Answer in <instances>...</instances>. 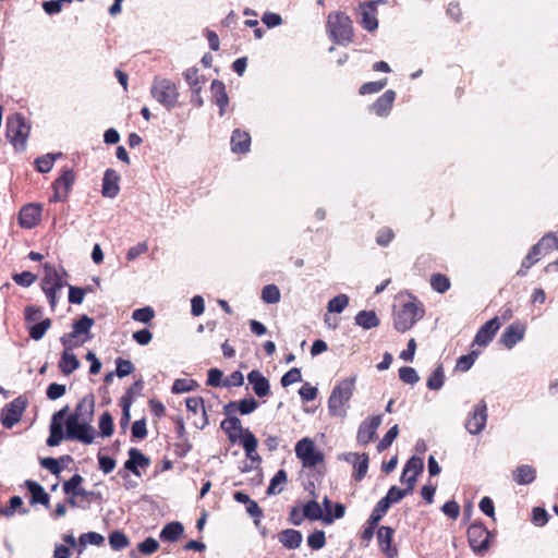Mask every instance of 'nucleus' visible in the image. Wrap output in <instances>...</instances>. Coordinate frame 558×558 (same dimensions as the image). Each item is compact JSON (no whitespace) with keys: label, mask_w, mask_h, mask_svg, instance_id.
I'll use <instances>...</instances> for the list:
<instances>
[{"label":"nucleus","mask_w":558,"mask_h":558,"mask_svg":"<svg viewBox=\"0 0 558 558\" xmlns=\"http://www.w3.org/2000/svg\"><path fill=\"white\" fill-rule=\"evenodd\" d=\"M424 470V462L422 458L412 457L408 460L403 468L401 475V482L407 484L405 488H399L398 486H391L386 496L383 497L387 500V504L391 506L402 500L407 495L411 494L415 487L416 478Z\"/></svg>","instance_id":"nucleus-1"},{"label":"nucleus","mask_w":558,"mask_h":558,"mask_svg":"<svg viewBox=\"0 0 558 558\" xmlns=\"http://www.w3.org/2000/svg\"><path fill=\"white\" fill-rule=\"evenodd\" d=\"M356 376L347 377L340 380L331 390L328 398V410L330 415L344 418L349 410V402L355 389Z\"/></svg>","instance_id":"nucleus-2"},{"label":"nucleus","mask_w":558,"mask_h":558,"mask_svg":"<svg viewBox=\"0 0 558 558\" xmlns=\"http://www.w3.org/2000/svg\"><path fill=\"white\" fill-rule=\"evenodd\" d=\"M150 95L169 111L179 105L178 86L169 78L155 77L150 86Z\"/></svg>","instance_id":"nucleus-3"},{"label":"nucleus","mask_w":558,"mask_h":558,"mask_svg":"<svg viewBox=\"0 0 558 558\" xmlns=\"http://www.w3.org/2000/svg\"><path fill=\"white\" fill-rule=\"evenodd\" d=\"M411 301L405 302L399 311L395 313L393 325L399 332L410 330L417 320L424 316V307L421 302L413 295Z\"/></svg>","instance_id":"nucleus-4"},{"label":"nucleus","mask_w":558,"mask_h":558,"mask_svg":"<svg viewBox=\"0 0 558 558\" xmlns=\"http://www.w3.org/2000/svg\"><path fill=\"white\" fill-rule=\"evenodd\" d=\"M327 27L332 40L336 44H348L352 41L353 27L350 17L342 12L331 13L328 16Z\"/></svg>","instance_id":"nucleus-5"},{"label":"nucleus","mask_w":558,"mask_h":558,"mask_svg":"<svg viewBox=\"0 0 558 558\" xmlns=\"http://www.w3.org/2000/svg\"><path fill=\"white\" fill-rule=\"evenodd\" d=\"M29 125L20 113L10 116L7 120V137L17 150H23L29 135Z\"/></svg>","instance_id":"nucleus-6"},{"label":"nucleus","mask_w":558,"mask_h":558,"mask_svg":"<svg viewBox=\"0 0 558 558\" xmlns=\"http://www.w3.org/2000/svg\"><path fill=\"white\" fill-rule=\"evenodd\" d=\"M295 456L302 461L304 468H314L324 461L323 453L316 450L314 440L308 437L296 442Z\"/></svg>","instance_id":"nucleus-7"},{"label":"nucleus","mask_w":558,"mask_h":558,"mask_svg":"<svg viewBox=\"0 0 558 558\" xmlns=\"http://www.w3.org/2000/svg\"><path fill=\"white\" fill-rule=\"evenodd\" d=\"M27 407V400L23 396H19L10 403L5 404L1 410L0 421L1 424L10 429L21 421V417Z\"/></svg>","instance_id":"nucleus-8"},{"label":"nucleus","mask_w":558,"mask_h":558,"mask_svg":"<svg viewBox=\"0 0 558 558\" xmlns=\"http://www.w3.org/2000/svg\"><path fill=\"white\" fill-rule=\"evenodd\" d=\"M489 531L481 522L472 523L468 527V539L471 548L476 554H484L489 547Z\"/></svg>","instance_id":"nucleus-9"},{"label":"nucleus","mask_w":558,"mask_h":558,"mask_svg":"<svg viewBox=\"0 0 558 558\" xmlns=\"http://www.w3.org/2000/svg\"><path fill=\"white\" fill-rule=\"evenodd\" d=\"M183 77L189 85L192 96L191 102L197 108L203 107L204 99L201 95L203 86L206 83V77L199 74V70L195 66L190 68L183 72Z\"/></svg>","instance_id":"nucleus-10"},{"label":"nucleus","mask_w":558,"mask_h":558,"mask_svg":"<svg viewBox=\"0 0 558 558\" xmlns=\"http://www.w3.org/2000/svg\"><path fill=\"white\" fill-rule=\"evenodd\" d=\"M65 438L89 445L94 441V428L90 425V422L81 420H76V422L71 426L70 418H66Z\"/></svg>","instance_id":"nucleus-11"},{"label":"nucleus","mask_w":558,"mask_h":558,"mask_svg":"<svg viewBox=\"0 0 558 558\" xmlns=\"http://www.w3.org/2000/svg\"><path fill=\"white\" fill-rule=\"evenodd\" d=\"M487 416V404L484 400H481L468 415L464 424L465 429L471 435L481 434L486 426Z\"/></svg>","instance_id":"nucleus-12"},{"label":"nucleus","mask_w":558,"mask_h":558,"mask_svg":"<svg viewBox=\"0 0 558 558\" xmlns=\"http://www.w3.org/2000/svg\"><path fill=\"white\" fill-rule=\"evenodd\" d=\"M75 182V173L72 169L62 170L52 184L53 195L50 202H64Z\"/></svg>","instance_id":"nucleus-13"},{"label":"nucleus","mask_w":558,"mask_h":558,"mask_svg":"<svg viewBox=\"0 0 558 558\" xmlns=\"http://www.w3.org/2000/svg\"><path fill=\"white\" fill-rule=\"evenodd\" d=\"M525 331L526 325L524 323L514 322L504 330L499 342L508 350H511L524 339Z\"/></svg>","instance_id":"nucleus-14"},{"label":"nucleus","mask_w":558,"mask_h":558,"mask_svg":"<svg viewBox=\"0 0 558 558\" xmlns=\"http://www.w3.org/2000/svg\"><path fill=\"white\" fill-rule=\"evenodd\" d=\"M381 422H383L381 415H374V416H369L366 420H364L360 424L359 429H357V434H356L357 442L362 446L368 445L373 440V438L376 434V430L380 426Z\"/></svg>","instance_id":"nucleus-15"},{"label":"nucleus","mask_w":558,"mask_h":558,"mask_svg":"<svg viewBox=\"0 0 558 558\" xmlns=\"http://www.w3.org/2000/svg\"><path fill=\"white\" fill-rule=\"evenodd\" d=\"M95 399L93 395H87L80 400L76 404L74 412L71 413L66 418H70V425L72 426L76 420L92 422L94 416Z\"/></svg>","instance_id":"nucleus-16"},{"label":"nucleus","mask_w":558,"mask_h":558,"mask_svg":"<svg viewBox=\"0 0 558 558\" xmlns=\"http://www.w3.org/2000/svg\"><path fill=\"white\" fill-rule=\"evenodd\" d=\"M500 326L501 322L499 320L498 316L487 320L477 330L473 340V344H477L478 347H487L493 341Z\"/></svg>","instance_id":"nucleus-17"},{"label":"nucleus","mask_w":558,"mask_h":558,"mask_svg":"<svg viewBox=\"0 0 558 558\" xmlns=\"http://www.w3.org/2000/svg\"><path fill=\"white\" fill-rule=\"evenodd\" d=\"M65 284H68V282L63 280L62 275L56 267L46 263L44 265V277L41 279L43 291L61 290Z\"/></svg>","instance_id":"nucleus-18"},{"label":"nucleus","mask_w":558,"mask_h":558,"mask_svg":"<svg viewBox=\"0 0 558 558\" xmlns=\"http://www.w3.org/2000/svg\"><path fill=\"white\" fill-rule=\"evenodd\" d=\"M41 216V206L39 204H28L21 208L19 214V223L22 228L32 229L38 225Z\"/></svg>","instance_id":"nucleus-19"},{"label":"nucleus","mask_w":558,"mask_h":558,"mask_svg":"<svg viewBox=\"0 0 558 558\" xmlns=\"http://www.w3.org/2000/svg\"><path fill=\"white\" fill-rule=\"evenodd\" d=\"M150 464V459L146 457L140 449L130 448L129 459L124 462V469L136 476H141L140 469H146Z\"/></svg>","instance_id":"nucleus-20"},{"label":"nucleus","mask_w":558,"mask_h":558,"mask_svg":"<svg viewBox=\"0 0 558 558\" xmlns=\"http://www.w3.org/2000/svg\"><path fill=\"white\" fill-rule=\"evenodd\" d=\"M120 174L109 168L105 171L101 185V194L104 197L114 198L120 191Z\"/></svg>","instance_id":"nucleus-21"},{"label":"nucleus","mask_w":558,"mask_h":558,"mask_svg":"<svg viewBox=\"0 0 558 558\" xmlns=\"http://www.w3.org/2000/svg\"><path fill=\"white\" fill-rule=\"evenodd\" d=\"M379 1H368L361 5V24L364 29L373 32L378 27L377 7Z\"/></svg>","instance_id":"nucleus-22"},{"label":"nucleus","mask_w":558,"mask_h":558,"mask_svg":"<svg viewBox=\"0 0 558 558\" xmlns=\"http://www.w3.org/2000/svg\"><path fill=\"white\" fill-rule=\"evenodd\" d=\"M258 408V402L254 398H245L240 401H230L223 407L226 415L234 414L240 412L242 415H248Z\"/></svg>","instance_id":"nucleus-23"},{"label":"nucleus","mask_w":558,"mask_h":558,"mask_svg":"<svg viewBox=\"0 0 558 558\" xmlns=\"http://www.w3.org/2000/svg\"><path fill=\"white\" fill-rule=\"evenodd\" d=\"M247 380L257 397L264 398L270 395L269 380L258 369L251 371L247 374Z\"/></svg>","instance_id":"nucleus-24"},{"label":"nucleus","mask_w":558,"mask_h":558,"mask_svg":"<svg viewBox=\"0 0 558 558\" xmlns=\"http://www.w3.org/2000/svg\"><path fill=\"white\" fill-rule=\"evenodd\" d=\"M395 530L390 526L383 525L377 531V541L380 550L387 558H395L397 549L391 547Z\"/></svg>","instance_id":"nucleus-25"},{"label":"nucleus","mask_w":558,"mask_h":558,"mask_svg":"<svg viewBox=\"0 0 558 558\" xmlns=\"http://www.w3.org/2000/svg\"><path fill=\"white\" fill-rule=\"evenodd\" d=\"M220 428L227 434L228 439L232 444L238 442L242 430L245 429L242 427L241 420L234 414L227 415V417L220 423Z\"/></svg>","instance_id":"nucleus-26"},{"label":"nucleus","mask_w":558,"mask_h":558,"mask_svg":"<svg viewBox=\"0 0 558 558\" xmlns=\"http://www.w3.org/2000/svg\"><path fill=\"white\" fill-rule=\"evenodd\" d=\"M213 101L219 107V116L222 117L226 107L229 104V96L226 90V85L219 80H214L210 85Z\"/></svg>","instance_id":"nucleus-27"},{"label":"nucleus","mask_w":558,"mask_h":558,"mask_svg":"<svg viewBox=\"0 0 558 558\" xmlns=\"http://www.w3.org/2000/svg\"><path fill=\"white\" fill-rule=\"evenodd\" d=\"M25 487L27 488V490L31 494V505H37V504H40L43 506H45L46 508H49L50 506V497L49 495L45 492L44 487L35 482V481H32V480H27L25 481Z\"/></svg>","instance_id":"nucleus-28"},{"label":"nucleus","mask_w":558,"mask_h":558,"mask_svg":"<svg viewBox=\"0 0 558 558\" xmlns=\"http://www.w3.org/2000/svg\"><path fill=\"white\" fill-rule=\"evenodd\" d=\"M230 145H231L232 153L245 154V153L250 151L251 135L245 131L235 129L232 132Z\"/></svg>","instance_id":"nucleus-29"},{"label":"nucleus","mask_w":558,"mask_h":558,"mask_svg":"<svg viewBox=\"0 0 558 558\" xmlns=\"http://www.w3.org/2000/svg\"><path fill=\"white\" fill-rule=\"evenodd\" d=\"M395 99L396 93L392 89H388L372 105V110L378 117H385L390 112Z\"/></svg>","instance_id":"nucleus-30"},{"label":"nucleus","mask_w":558,"mask_h":558,"mask_svg":"<svg viewBox=\"0 0 558 558\" xmlns=\"http://www.w3.org/2000/svg\"><path fill=\"white\" fill-rule=\"evenodd\" d=\"M278 539L287 549H296L302 544V533L294 529H287L279 533Z\"/></svg>","instance_id":"nucleus-31"},{"label":"nucleus","mask_w":558,"mask_h":558,"mask_svg":"<svg viewBox=\"0 0 558 558\" xmlns=\"http://www.w3.org/2000/svg\"><path fill=\"white\" fill-rule=\"evenodd\" d=\"M94 319L88 317L87 315H83L74 322L72 326V332L78 338L81 336H85L81 339V343H85L86 341L92 339L90 328L94 325Z\"/></svg>","instance_id":"nucleus-32"},{"label":"nucleus","mask_w":558,"mask_h":558,"mask_svg":"<svg viewBox=\"0 0 558 558\" xmlns=\"http://www.w3.org/2000/svg\"><path fill=\"white\" fill-rule=\"evenodd\" d=\"M512 476L517 484L529 485L535 481L536 471L529 464H522L513 471Z\"/></svg>","instance_id":"nucleus-33"},{"label":"nucleus","mask_w":558,"mask_h":558,"mask_svg":"<svg viewBox=\"0 0 558 558\" xmlns=\"http://www.w3.org/2000/svg\"><path fill=\"white\" fill-rule=\"evenodd\" d=\"M81 363L73 352L63 351L59 361V368L65 376L71 375L80 367Z\"/></svg>","instance_id":"nucleus-34"},{"label":"nucleus","mask_w":558,"mask_h":558,"mask_svg":"<svg viewBox=\"0 0 558 558\" xmlns=\"http://www.w3.org/2000/svg\"><path fill=\"white\" fill-rule=\"evenodd\" d=\"M184 527L182 523L174 521L166 524L161 532H160V538L163 542H177L183 534Z\"/></svg>","instance_id":"nucleus-35"},{"label":"nucleus","mask_w":558,"mask_h":558,"mask_svg":"<svg viewBox=\"0 0 558 558\" xmlns=\"http://www.w3.org/2000/svg\"><path fill=\"white\" fill-rule=\"evenodd\" d=\"M355 324L365 330L379 326L380 320L374 311H360L354 317Z\"/></svg>","instance_id":"nucleus-36"},{"label":"nucleus","mask_w":558,"mask_h":558,"mask_svg":"<svg viewBox=\"0 0 558 558\" xmlns=\"http://www.w3.org/2000/svg\"><path fill=\"white\" fill-rule=\"evenodd\" d=\"M60 157H62V153H49L39 156L35 159V168L40 173H47L52 169L54 161Z\"/></svg>","instance_id":"nucleus-37"},{"label":"nucleus","mask_w":558,"mask_h":558,"mask_svg":"<svg viewBox=\"0 0 558 558\" xmlns=\"http://www.w3.org/2000/svg\"><path fill=\"white\" fill-rule=\"evenodd\" d=\"M84 478L81 474L75 473L72 475L68 481L63 482L62 489L65 495L77 497L80 490L83 488L81 484L83 483Z\"/></svg>","instance_id":"nucleus-38"},{"label":"nucleus","mask_w":558,"mask_h":558,"mask_svg":"<svg viewBox=\"0 0 558 558\" xmlns=\"http://www.w3.org/2000/svg\"><path fill=\"white\" fill-rule=\"evenodd\" d=\"M50 326H51V319L45 318L36 324L27 326V331H28L29 337L33 340L39 341L40 339H43V337L45 336L47 330L50 328Z\"/></svg>","instance_id":"nucleus-39"},{"label":"nucleus","mask_w":558,"mask_h":558,"mask_svg":"<svg viewBox=\"0 0 558 558\" xmlns=\"http://www.w3.org/2000/svg\"><path fill=\"white\" fill-rule=\"evenodd\" d=\"M20 511L21 514H27L28 509L23 508V500L20 496H12L9 500V506L0 508V514L7 518L14 515L15 510Z\"/></svg>","instance_id":"nucleus-40"},{"label":"nucleus","mask_w":558,"mask_h":558,"mask_svg":"<svg viewBox=\"0 0 558 558\" xmlns=\"http://www.w3.org/2000/svg\"><path fill=\"white\" fill-rule=\"evenodd\" d=\"M324 515L322 507L315 499L307 501L303 507V517L311 521H323Z\"/></svg>","instance_id":"nucleus-41"},{"label":"nucleus","mask_w":558,"mask_h":558,"mask_svg":"<svg viewBox=\"0 0 558 558\" xmlns=\"http://www.w3.org/2000/svg\"><path fill=\"white\" fill-rule=\"evenodd\" d=\"M534 246L538 247V251L542 253L541 255H546L553 250H557L558 236L553 233H547L536 244H534Z\"/></svg>","instance_id":"nucleus-42"},{"label":"nucleus","mask_w":558,"mask_h":558,"mask_svg":"<svg viewBox=\"0 0 558 558\" xmlns=\"http://www.w3.org/2000/svg\"><path fill=\"white\" fill-rule=\"evenodd\" d=\"M445 383V372L442 365H438L434 372L428 376L426 386L430 390H439Z\"/></svg>","instance_id":"nucleus-43"},{"label":"nucleus","mask_w":558,"mask_h":558,"mask_svg":"<svg viewBox=\"0 0 558 558\" xmlns=\"http://www.w3.org/2000/svg\"><path fill=\"white\" fill-rule=\"evenodd\" d=\"M109 544L113 550H122L130 544L128 536L121 531H113L109 534Z\"/></svg>","instance_id":"nucleus-44"},{"label":"nucleus","mask_w":558,"mask_h":558,"mask_svg":"<svg viewBox=\"0 0 558 558\" xmlns=\"http://www.w3.org/2000/svg\"><path fill=\"white\" fill-rule=\"evenodd\" d=\"M64 437L62 423H50V435L47 438V445L49 447L58 446Z\"/></svg>","instance_id":"nucleus-45"},{"label":"nucleus","mask_w":558,"mask_h":558,"mask_svg":"<svg viewBox=\"0 0 558 558\" xmlns=\"http://www.w3.org/2000/svg\"><path fill=\"white\" fill-rule=\"evenodd\" d=\"M280 290L276 284H267L262 290V300L266 304H276L280 301Z\"/></svg>","instance_id":"nucleus-46"},{"label":"nucleus","mask_w":558,"mask_h":558,"mask_svg":"<svg viewBox=\"0 0 558 558\" xmlns=\"http://www.w3.org/2000/svg\"><path fill=\"white\" fill-rule=\"evenodd\" d=\"M44 316V310L36 305H28L24 310V319L27 326L40 322Z\"/></svg>","instance_id":"nucleus-47"},{"label":"nucleus","mask_w":558,"mask_h":558,"mask_svg":"<svg viewBox=\"0 0 558 558\" xmlns=\"http://www.w3.org/2000/svg\"><path fill=\"white\" fill-rule=\"evenodd\" d=\"M287 482V472L284 470H279L270 480L269 486L267 488V495H277L282 492V488H277L279 485H282Z\"/></svg>","instance_id":"nucleus-48"},{"label":"nucleus","mask_w":558,"mask_h":558,"mask_svg":"<svg viewBox=\"0 0 558 558\" xmlns=\"http://www.w3.org/2000/svg\"><path fill=\"white\" fill-rule=\"evenodd\" d=\"M430 286L434 291L445 293L450 289V280L442 274H434L430 277Z\"/></svg>","instance_id":"nucleus-49"},{"label":"nucleus","mask_w":558,"mask_h":558,"mask_svg":"<svg viewBox=\"0 0 558 558\" xmlns=\"http://www.w3.org/2000/svg\"><path fill=\"white\" fill-rule=\"evenodd\" d=\"M390 506L387 504V500H384L383 498L376 504L375 508L373 509L368 520H371V524L378 525L379 521L383 519V517L387 513Z\"/></svg>","instance_id":"nucleus-50"},{"label":"nucleus","mask_w":558,"mask_h":558,"mask_svg":"<svg viewBox=\"0 0 558 558\" xmlns=\"http://www.w3.org/2000/svg\"><path fill=\"white\" fill-rule=\"evenodd\" d=\"M238 441L241 442L244 451H254V449H256L258 445L256 437L248 428L242 430V434L240 435Z\"/></svg>","instance_id":"nucleus-51"},{"label":"nucleus","mask_w":558,"mask_h":558,"mask_svg":"<svg viewBox=\"0 0 558 558\" xmlns=\"http://www.w3.org/2000/svg\"><path fill=\"white\" fill-rule=\"evenodd\" d=\"M349 304V298L347 294H338L332 298L327 305V308L331 313H342Z\"/></svg>","instance_id":"nucleus-52"},{"label":"nucleus","mask_w":558,"mask_h":558,"mask_svg":"<svg viewBox=\"0 0 558 558\" xmlns=\"http://www.w3.org/2000/svg\"><path fill=\"white\" fill-rule=\"evenodd\" d=\"M399 378L404 384L415 385L420 380L417 372L410 366H402L399 368Z\"/></svg>","instance_id":"nucleus-53"},{"label":"nucleus","mask_w":558,"mask_h":558,"mask_svg":"<svg viewBox=\"0 0 558 558\" xmlns=\"http://www.w3.org/2000/svg\"><path fill=\"white\" fill-rule=\"evenodd\" d=\"M398 434H399L398 425H393L392 427H390L389 430L385 434V436L378 442L377 450L379 452L385 451L388 447L391 446L393 440L398 437Z\"/></svg>","instance_id":"nucleus-54"},{"label":"nucleus","mask_w":558,"mask_h":558,"mask_svg":"<svg viewBox=\"0 0 558 558\" xmlns=\"http://www.w3.org/2000/svg\"><path fill=\"white\" fill-rule=\"evenodd\" d=\"M99 429L104 437H109L113 433V418L109 412H104L99 418Z\"/></svg>","instance_id":"nucleus-55"},{"label":"nucleus","mask_w":558,"mask_h":558,"mask_svg":"<svg viewBox=\"0 0 558 558\" xmlns=\"http://www.w3.org/2000/svg\"><path fill=\"white\" fill-rule=\"evenodd\" d=\"M155 316V311L150 306H145L142 308H137L132 313V318L135 322L147 324L149 323Z\"/></svg>","instance_id":"nucleus-56"},{"label":"nucleus","mask_w":558,"mask_h":558,"mask_svg":"<svg viewBox=\"0 0 558 558\" xmlns=\"http://www.w3.org/2000/svg\"><path fill=\"white\" fill-rule=\"evenodd\" d=\"M387 85V78H383L376 82H367L364 83L361 87L359 93L361 95H368V94H375L380 92L385 86Z\"/></svg>","instance_id":"nucleus-57"},{"label":"nucleus","mask_w":558,"mask_h":558,"mask_svg":"<svg viewBox=\"0 0 558 558\" xmlns=\"http://www.w3.org/2000/svg\"><path fill=\"white\" fill-rule=\"evenodd\" d=\"M116 365H117L116 375L119 378H123V377L130 375L131 373H133V371H134V365L130 360H124L122 357H118L116 360Z\"/></svg>","instance_id":"nucleus-58"},{"label":"nucleus","mask_w":558,"mask_h":558,"mask_svg":"<svg viewBox=\"0 0 558 558\" xmlns=\"http://www.w3.org/2000/svg\"><path fill=\"white\" fill-rule=\"evenodd\" d=\"M477 357V352L471 351L469 354L462 355L458 359L456 368L461 372H468L474 364Z\"/></svg>","instance_id":"nucleus-59"},{"label":"nucleus","mask_w":558,"mask_h":558,"mask_svg":"<svg viewBox=\"0 0 558 558\" xmlns=\"http://www.w3.org/2000/svg\"><path fill=\"white\" fill-rule=\"evenodd\" d=\"M195 386H196V383L193 379L179 378V379L174 380L172 388H171V392L172 393L189 392V391L193 390Z\"/></svg>","instance_id":"nucleus-60"},{"label":"nucleus","mask_w":558,"mask_h":558,"mask_svg":"<svg viewBox=\"0 0 558 558\" xmlns=\"http://www.w3.org/2000/svg\"><path fill=\"white\" fill-rule=\"evenodd\" d=\"M325 544H326L325 532L322 530L313 532L307 537V545L314 550H318V549L323 548L325 546Z\"/></svg>","instance_id":"nucleus-61"},{"label":"nucleus","mask_w":558,"mask_h":558,"mask_svg":"<svg viewBox=\"0 0 558 558\" xmlns=\"http://www.w3.org/2000/svg\"><path fill=\"white\" fill-rule=\"evenodd\" d=\"M353 465L355 469L354 478L362 481L368 470V456L366 453L361 454L360 460Z\"/></svg>","instance_id":"nucleus-62"},{"label":"nucleus","mask_w":558,"mask_h":558,"mask_svg":"<svg viewBox=\"0 0 558 558\" xmlns=\"http://www.w3.org/2000/svg\"><path fill=\"white\" fill-rule=\"evenodd\" d=\"M302 380V374L301 369L298 367H293L290 371H288L282 377H281V386L282 387H289L290 385L294 383H299Z\"/></svg>","instance_id":"nucleus-63"},{"label":"nucleus","mask_w":558,"mask_h":558,"mask_svg":"<svg viewBox=\"0 0 558 558\" xmlns=\"http://www.w3.org/2000/svg\"><path fill=\"white\" fill-rule=\"evenodd\" d=\"M71 331L69 333H64L60 338V342L63 345V351L73 352V349L81 345V340Z\"/></svg>","instance_id":"nucleus-64"}]
</instances>
